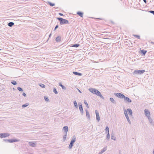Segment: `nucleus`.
<instances>
[{
	"label": "nucleus",
	"instance_id": "1",
	"mask_svg": "<svg viewBox=\"0 0 154 154\" xmlns=\"http://www.w3.org/2000/svg\"><path fill=\"white\" fill-rule=\"evenodd\" d=\"M57 19L60 22V25H63L65 24H69V21L66 19L60 17H58Z\"/></svg>",
	"mask_w": 154,
	"mask_h": 154
},
{
	"label": "nucleus",
	"instance_id": "2",
	"mask_svg": "<svg viewBox=\"0 0 154 154\" xmlns=\"http://www.w3.org/2000/svg\"><path fill=\"white\" fill-rule=\"evenodd\" d=\"M76 141V137L75 136H73L72 137L71 140L70 142L69 146V148L70 149H72V147L73 144Z\"/></svg>",
	"mask_w": 154,
	"mask_h": 154
},
{
	"label": "nucleus",
	"instance_id": "3",
	"mask_svg": "<svg viewBox=\"0 0 154 154\" xmlns=\"http://www.w3.org/2000/svg\"><path fill=\"white\" fill-rule=\"evenodd\" d=\"M3 140L6 142L13 143L14 142H18L20 140L17 139H4Z\"/></svg>",
	"mask_w": 154,
	"mask_h": 154
},
{
	"label": "nucleus",
	"instance_id": "4",
	"mask_svg": "<svg viewBox=\"0 0 154 154\" xmlns=\"http://www.w3.org/2000/svg\"><path fill=\"white\" fill-rule=\"evenodd\" d=\"M145 72V70H135L133 72V74L134 75L136 74L141 75L143 74Z\"/></svg>",
	"mask_w": 154,
	"mask_h": 154
},
{
	"label": "nucleus",
	"instance_id": "5",
	"mask_svg": "<svg viewBox=\"0 0 154 154\" xmlns=\"http://www.w3.org/2000/svg\"><path fill=\"white\" fill-rule=\"evenodd\" d=\"M114 95L120 98H123L125 97V96L122 94L120 93H115Z\"/></svg>",
	"mask_w": 154,
	"mask_h": 154
},
{
	"label": "nucleus",
	"instance_id": "6",
	"mask_svg": "<svg viewBox=\"0 0 154 154\" xmlns=\"http://www.w3.org/2000/svg\"><path fill=\"white\" fill-rule=\"evenodd\" d=\"M10 134L8 133H0V137L1 138L8 137Z\"/></svg>",
	"mask_w": 154,
	"mask_h": 154
},
{
	"label": "nucleus",
	"instance_id": "7",
	"mask_svg": "<svg viewBox=\"0 0 154 154\" xmlns=\"http://www.w3.org/2000/svg\"><path fill=\"white\" fill-rule=\"evenodd\" d=\"M145 115V116L148 118L150 117V113L149 111L147 109H145L144 110Z\"/></svg>",
	"mask_w": 154,
	"mask_h": 154
},
{
	"label": "nucleus",
	"instance_id": "8",
	"mask_svg": "<svg viewBox=\"0 0 154 154\" xmlns=\"http://www.w3.org/2000/svg\"><path fill=\"white\" fill-rule=\"evenodd\" d=\"M124 113L128 122L130 124H131V122L130 121V119H129V117L127 114V111H126V110H125L124 111Z\"/></svg>",
	"mask_w": 154,
	"mask_h": 154
},
{
	"label": "nucleus",
	"instance_id": "9",
	"mask_svg": "<svg viewBox=\"0 0 154 154\" xmlns=\"http://www.w3.org/2000/svg\"><path fill=\"white\" fill-rule=\"evenodd\" d=\"M124 99V100L126 102H128V103H130L131 102V100L128 97H126L125 96V97L123 98Z\"/></svg>",
	"mask_w": 154,
	"mask_h": 154
},
{
	"label": "nucleus",
	"instance_id": "10",
	"mask_svg": "<svg viewBox=\"0 0 154 154\" xmlns=\"http://www.w3.org/2000/svg\"><path fill=\"white\" fill-rule=\"evenodd\" d=\"M95 112L96 116V119L98 121H99L100 120V117L99 113L97 110H96L95 111Z\"/></svg>",
	"mask_w": 154,
	"mask_h": 154
},
{
	"label": "nucleus",
	"instance_id": "11",
	"mask_svg": "<svg viewBox=\"0 0 154 154\" xmlns=\"http://www.w3.org/2000/svg\"><path fill=\"white\" fill-rule=\"evenodd\" d=\"M148 119L150 123L152 125L154 126V122L152 119L150 117L148 118Z\"/></svg>",
	"mask_w": 154,
	"mask_h": 154
},
{
	"label": "nucleus",
	"instance_id": "12",
	"mask_svg": "<svg viewBox=\"0 0 154 154\" xmlns=\"http://www.w3.org/2000/svg\"><path fill=\"white\" fill-rule=\"evenodd\" d=\"M63 130L64 131L65 134H67V132L68 131V128L67 126H64L63 128Z\"/></svg>",
	"mask_w": 154,
	"mask_h": 154
},
{
	"label": "nucleus",
	"instance_id": "13",
	"mask_svg": "<svg viewBox=\"0 0 154 154\" xmlns=\"http://www.w3.org/2000/svg\"><path fill=\"white\" fill-rule=\"evenodd\" d=\"M127 112H128V114L131 116H132L133 112L131 109L130 108L128 109L127 110Z\"/></svg>",
	"mask_w": 154,
	"mask_h": 154
},
{
	"label": "nucleus",
	"instance_id": "14",
	"mask_svg": "<svg viewBox=\"0 0 154 154\" xmlns=\"http://www.w3.org/2000/svg\"><path fill=\"white\" fill-rule=\"evenodd\" d=\"M79 107L81 113L82 114L83 113V109L81 103V104L80 105L79 104Z\"/></svg>",
	"mask_w": 154,
	"mask_h": 154
},
{
	"label": "nucleus",
	"instance_id": "15",
	"mask_svg": "<svg viewBox=\"0 0 154 154\" xmlns=\"http://www.w3.org/2000/svg\"><path fill=\"white\" fill-rule=\"evenodd\" d=\"M86 112V116L88 119L90 118V116L89 113L87 109L85 110Z\"/></svg>",
	"mask_w": 154,
	"mask_h": 154
},
{
	"label": "nucleus",
	"instance_id": "16",
	"mask_svg": "<svg viewBox=\"0 0 154 154\" xmlns=\"http://www.w3.org/2000/svg\"><path fill=\"white\" fill-rule=\"evenodd\" d=\"M106 149H107V147H104L102 149V150L100 152H99L98 154H102L103 152H105L106 150Z\"/></svg>",
	"mask_w": 154,
	"mask_h": 154
},
{
	"label": "nucleus",
	"instance_id": "17",
	"mask_svg": "<svg viewBox=\"0 0 154 154\" xmlns=\"http://www.w3.org/2000/svg\"><path fill=\"white\" fill-rule=\"evenodd\" d=\"M61 36H58L56 38V41L57 42H60L61 40Z\"/></svg>",
	"mask_w": 154,
	"mask_h": 154
},
{
	"label": "nucleus",
	"instance_id": "18",
	"mask_svg": "<svg viewBox=\"0 0 154 154\" xmlns=\"http://www.w3.org/2000/svg\"><path fill=\"white\" fill-rule=\"evenodd\" d=\"M73 73L74 74L76 75H78L79 76H82V73H80L79 72H73Z\"/></svg>",
	"mask_w": 154,
	"mask_h": 154
},
{
	"label": "nucleus",
	"instance_id": "19",
	"mask_svg": "<svg viewBox=\"0 0 154 154\" xmlns=\"http://www.w3.org/2000/svg\"><path fill=\"white\" fill-rule=\"evenodd\" d=\"M109 100L113 104H116V101L113 98L111 97L109 98Z\"/></svg>",
	"mask_w": 154,
	"mask_h": 154
},
{
	"label": "nucleus",
	"instance_id": "20",
	"mask_svg": "<svg viewBox=\"0 0 154 154\" xmlns=\"http://www.w3.org/2000/svg\"><path fill=\"white\" fill-rule=\"evenodd\" d=\"M29 145L31 146L34 147L35 146V143L32 142H29Z\"/></svg>",
	"mask_w": 154,
	"mask_h": 154
},
{
	"label": "nucleus",
	"instance_id": "21",
	"mask_svg": "<svg viewBox=\"0 0 154 154\" xmlns=\"http://www.w3.org/2000/svg\"><path fill=\"white\" fill-rule=\"evenodd\" d=\"M77 14L78 15H79L81 17H83V13L80 12V11H78L77 13Z\"/></svg>",
	"mask_w": 154,
	"mask_h": 154
},
{
	"label": "nucleus",
	"instance_id": "22",
	"mask_svg": "<svg viewBox=\"0 0 154 154\" xmlns=\"http://www.w3.org/2000/svg\"><path fill=\"white\" fill-rule=\"evenodd\" d=\"M71 45V47H75V48H77V47H78L80 45H79V44H72Z\"/></svg>",
	"mask_w": 154,
	"mask_h": 154
},
{
	"label": "nucleus",
	"instance_id": "23",
	"mask_svg": "<svg viewBox=\"0 0 154 154\" xmlns=\"http://www.w3.org/2000/svg\"><path fill=\"white\" fill-rule=\"evenodd\" d=\"M141 53L143 55H145V54L147 52V51L144 50H140Z\"/></svg>",
	"mask_w": 154,
	"mask_h": 154
},
{
	"label": "nucleus",
	"instance_id": "24",
	"mask_svg": "<svg viewBox=\"0 0 154 154\" xmlns=\"http://www.w3.org/2000/svg\"><path fill=\"white\" fill-rule=\"evenodd\" d=\"M14 25V23L13 22H10L8 24V26L10 27H11Z\"/></svg>",
	"mask_w": 154,
	"mask_h": 154
},
{
	"label": "nucleus",
	"instance_id": "25",
	"mask_svg": "<svg viewBox=\"0 0 154 154\" xmlns=\"http://www.w3.org/2000/svg\"><path fill=\"white\" fill-rule=\"evenodd\" d=\"M59 85L60 86H61L62 87V89H66V88L64 86L62 85L61 82L59 83Z\"/></svg>",
	"mask_w": 154,
	"mask_h": 154
},
{
	"label": "nucleus",
	"instance_id": "26",
	"mask_svg": "<svg viewBox=\"0 0 154 154\" xmlns=\"http://www.w3.org/2000/svg\"><path fill=\"white\" fill-rule=\"evenodd\" d=\"M29 105V104L28 103H26L25 104H23L22 106V107L23 108H24L26 107H27Z\"/></svg>",
	"mask_w": 154,
	"mask_h": 154
},
{
	"label": "nucleus",
	"instance_id": "27",
	"mask_svg": "<svg viewBox=\"0 0 154 154\" xmlns=\"http://www.w3.org/2000/svg\"><path fill=\"white\" fill-rule=\"evenodd\" d=\"M105 131L107 133H109V129L108 126H106L105 128Z\"/></svg>",
	"mask_w": 154,
	"mask_h": 154
},
{
	"label": "nucleus",
	"instance_id": "28",
	"mask_svg": "<svg viewBox=\"0 0 154 154\" xmlns=\"http://www.w3.org/2000/svg\"><path fill=\"white\" fill-rule=\"evenodd\" d=\"M75 106L76 107V108H78V106H77V104L76 102V101L75 100L73 102Z\"/></svg>",
	"mask_w": 154,
	"mask_h": 154
},
{
	"label": "nucleus",
	"instance_id": "29",
	"mask_svg": "<svg viewBox=\"0 0 154 154\" xmlns=\"http://www.w3.org/2000/svg\"><path fill=\"white\" fill-rule=\"evenodd\" d=\"M67 137V134H66L65 133V135L63 136V141H65Z\"/></svg>",
	"mask_w": 154,
	"mask_h": 154
},
{
	"label": "nucleus",
	"instance_id": "30",
	"mask_svg": "<svg viewBox=\"0 0 154 154\" xmlns=\"http://www.w3.org/2000/svg\"><path fill=\"white\" fill-rule=\"evenodd\" d=\"M39 85L42 88H45V85L43 84H42V83H40L39 84Z\"/></svg>",
	"mask_w": 154,
	"mask_h": 154
},
{
	"label": "nucleus",
	"instance_id": "31",
	"mask_svg": "<svg viewBox=\"0 0 154 154\" xmlns=\"http://www.w3.org/2000/svg\"><path fill=\"white\" fill-rule=\"evenodd\" d=\"M11 83H12L13 85H17V82L16 81L14 80H13L11 82Z\"/></svg>",
	"mask_w": 154,
	"mask_h": 154
},
{
	"label": "nucleus",
	"instance_id": "32",
	"mask_svg": "<svg viewBox=\"0 0 154 154\" xmlns=\"http://www.w3.org/2000/svg\"><path fill=\"white\" fill-rule=\"evenodd\" d=\"M84 103L86 105V107L88 108H89V106L88 105V104L86 102V100H84Z\"/></svg>",
	"mask_w": 154,
	"mask_h": 154
},
{
	"label": "nucleus",
	"instance_id": "33",
	"mask_svg": "<svg viewBox=\"0 0 154 154\" xmlns=\"http://www.w3.org/2000/svg\"><path fill=\"white\" fill-rule=\"evenodd\" d=\"M89 91L91 92L92 93L94 92V88H90L89 89Z\"/></svg>",
	"mask_w": 154,
	"mask_h": 154
},
{
	"label": "nucleus",
	"instance_id": "34",
	"mask_svg": "<svg viewBox=\"0 0 154 154\" xmlns=\"http://www.w3.org/2000/svg\"><path fill=\"white\" fill-rule=\"evenodd\" d=\"M111 138L114 140H116V138L114 137V135H113L112 134Z\"/></svg>",
	"mask_w": 154,
	"mask_h": 154
},
{
	"label": "nucleus",
	"instance_id": "35",
	"mask_svg": "<svg viewBox=\"0 0 154 154\" xmlns=\"http://www.w3.org/2000/svg\"><path fill=\"white\" fill-rule=\"evenodd\" d=\"M53 91L56 94H58V92H57L56 89L55 88H54L53 89Z\"/></svg>",
	"mask_w": 154,
	"mask_h": 154
},
{
	"label": "nucleus",
	"instance_id": "36",
	"mask_svg": "<svg viewBox=\"0 0 154 154\" xmlns=\"http://www.w3.org/2000/svg\"><path fill=\"white\" fill-rule=\"evenodd\" d=\"M48 4L51 6H53L55 5V4L54 3H52L50 2H48Z\"/></svg>",
	"mask_w": 154,
	"mask_h": 154
},
{
	"label": "nucleus",
	"instance_id": "37",
	"mask_svg": "<svg viewBox=\"0 0 154 154\" xmlns=\"http://www.w3.org/2000/svg\"><path fill=\"white\" fill-rule=\"evenodd\" d=\"M17 89L18 90H19L20 91H23V89L21 88H20V87H17Z\"/></svg>",
	"mask_w": 154,
	"mask_h": 154
},
{
	"label": "nucleus",
	"instance_id": "38",
	"mask_svg": "<svg viewBox=\"0 0 154 154\" xmlns=\"http://www.w3.org/2000/svg\"><path fill=\"white\" fill-rule=\"evenodd\" d=\"M101 94L100 92L98 91H97V92L96 93V95H97L98 96H100V95Z\"/></svg>",
	"mask_w": 154,
	"mask_h": 154
},
{
	"label": "nucleus",
	"instance_id": "39",
	"mask_svg": "<svg viewBox=\"0 0 154 154\" xmlns=\"http://www.w3.org/2000/svg\"><path fill=\"white\" fill-rule=\"evenodd\" d=\"M44 98L45 100L46 101H48L49 100V99L46 96H44Z\"/></svg>",
	"mask_w": 154,
	"mask_h": 154
},
{
	"label": "nucleus",
	"instance_id": "40",
	"mask_svg": "<svg viewBox=\"0 0 154 154\" xmlns=\"http://www.w3.org/2000/svg\"><path fill=\"white\" fill-rule=\"evenodd\" d=\"M109 138H110V135L109 134V133H107L106 138L107 139H109Z\"/></svg>",
	"mask_w": 154,
	"mask_h": 154
},
{
	"label": "nucleus",
	"instance_id": "41",
	"mask_svg": "<svg viewBox=\"0 0 154 154\" xmlns=\"http://www.w3.org/2000/svg\"><path fill=\"white\" fill-rule=\"evenodd\" d=\"M98 91V90H97L95 88H94V92H93V94H96V93L97 92V91Z\"/></svg>",
	"mask_w": 154,
	"mask_h": 154
},
{
	"label": "nucleus",
	"instance_id": "42",
	"mask_svg": "<svg viewBox=\"0 0 154 154\" xmlns=\"http://www.w3.org/2000/svg\"><path fill=\"white\" fill-rule=\"evenodd\" d=\"M134 36L139 39H140V36L139 35H134Z\"/></svg>",
	"mask_w": 154,
	"mask_h": 154
},
{
	"label": "nucleus",
	"instance_id": "43",
	"mask_svg": "<svg viewBox=\"0 0 154 154\" xmlns=\"http://www.w3.org/2000/svg\"><path fill=\"white\" fill-rule=\"evenodd\" d=\"M149 12L150 13L153 14L154 15V11H149Z\"/></svg>",
	"mask_w": 154,
	"mask_h": 154
},
{
	"label": "nucleus",
	"instance_id": "44",
	"mask_svg": "<svg viewBox=\"0 0 154 154\" xmlns=\"http://www.w3.org/2000/svg\"><path fill=\"white\" fill-rule=\"evenodd\" d=\"M99 96L103 99H104V97L101 94Z\"/></svg>",
	"mask_w": 154,
	"mask_h": 154
},
{
	"label": "nucleus",
	"instance_id": "45",
	"mask_svg": "<svg viewBox=\"0 0 154 154\" xmlns=\"http://www.w3.org/2000/svg\"><path fill=\"white\" fill-rule=\"evenodd\" d=\"M58 27V25H56V26H55V27L54 30H55Z\"/></svg>",
	"mask_w": 154,
	"mask_h": 154
},
{
	"label": "nucleus",
	"instance_id": "46",
	"mask_svg": "<svg viewBox=\"0 0 154 154\" xmlns=\"http://www.w3.org/2000/svg\"><path fill=\"white\" fill-rule=\"evenodd\" d=\"M22 95H23V96L24 97H26V94L24 92H23V93Z\"/></svg>",
	"mask_w": 154,
	"mask_h": 154
},
{
	"label": "nucleus",
	"instance_id": "47",
	"mask_svg": "<svg viewBox=\"0 0 154 154\" xmlns=\"http://www.w3.org/2000/svg\"><path fill=\"white\" fill-rule=\"evenodd\" d=\"M59 14L60 16H63V14H62V13H59Z\"/></svg>",
	"mask_w": 154,
	"mask_h": 154
},
{
	"label": "nucleus",
	"instance_id": "48",
	"mask_svg": "<svg viewBox=\"0 0 154 154\" xmlns=\"http://www.w3.org/2000/svg\"><path fill=\"white\" fill-rule=\"evenodd\" d=\"M151 43L152 44L154 45V42H151Z\"/></svg>",
	"mask_w": 154,
	"mask_h": 154
},
{
	"label": "nucleus",
	"instance_id": "49",
	"mask_svg": "<svg viewBox=\"0 0 154 154\" xmlns=\"http://www.w3.org/2000/svg\"><path fill=\"white\" fill-rule=\"evenodd\" d=\"M143 1L145 3H146V0H143Z\"/></svg>",
	"mask_w": 154,
	"mask_h": 154
},
{
	"label": "nucleus",
	"instance_id": "50",
	"mask_svg": "<svg viewBox=\"0 0 154 154\" xmlns=\"http://www.w3.org/2000/svg\"><path fill=\"white\" fill-rule=\"evenodd\" d=\"M78 91L80 93H82V92L80 90H79V89H78Z\"/></svg>",
	"mask_w": 154,
	"mask_h": 154
},
{
	"label": "nucleus",
	"instance_id": "51",
	"mask_svg": "<svg viewBox=\"0 0 154 154\" xmlns=\"http://www.w3.org/2000/svg\"><path fill=\"white\" fill-rule=\"evenodd\" d=\"M51 35V34H50L49 35V37H50Z\"/></svg>",
	"mask_w": 154,
	"mask_h": 154
},
{
	"label": "nucleus",
	"instance_id": "52",
	"mask_svg": "<svg viewBox=\"0 0 154 154\" xmlns=\"http://www.w3.org/2000/svg\"><path fill=\"white\" fill-rule=\"evenodd\" d=\"M0 50H1V49H0Z\"/></svg>",
	"mask_w": 154,
	"mask_h": 154
},
{
	"label": "nucleus",
	"instance_id": "53",
	"mask_svg": "<svg viewBox=\"0 0 154 154\" xmlns=\"http://www.w3.org/2000/svg\"><path fill=\"white\" fill-rule=\"evenodd\" d=\"M121 0V1L122 0Z\"/></svg>",
	"mask_w": 154,
	"mask_h": 154
}]
</instances>
